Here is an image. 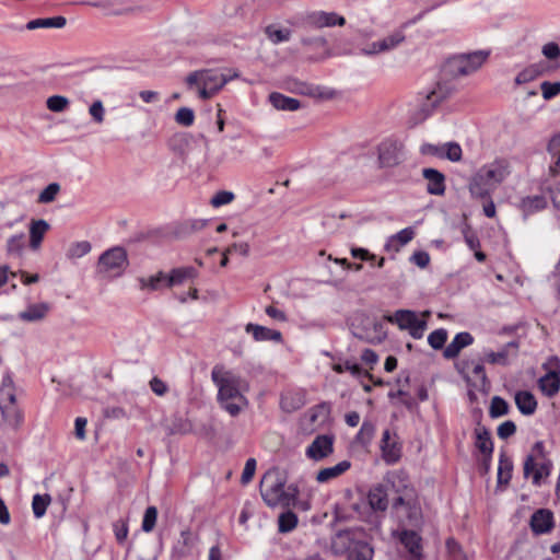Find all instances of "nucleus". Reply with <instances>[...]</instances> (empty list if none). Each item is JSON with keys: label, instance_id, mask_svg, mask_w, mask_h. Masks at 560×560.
I'll return each mask as SVG.
<instances>
[{"label": "nucleus", "instance_id": "1", "mask_svg": "<svg viewBox=\"0 0 560 560\" xmlns=\"http://www.w3.org/2000/svg\"><path fill=\"white\" fill-rule=\"evenodd\" d=\"M238 77L233 69H202L190 72L185 83L188 90L197 91L198 96L206 101L213 97L228 82Z\"/></svg>", "mask_w": 560, "mask_h": 560}, {"label": "nucleus", "instance_id": "2", "mask_svg": "<svg viewBox=\"0 0 560 560\" xmlns=\"http://www.w3.org/2000/svg\"><path fill=\"white\" fill-rule=\"evenodd\" d=\"M213 383L218 386V401L232 417H236L247 406L246 397L241 393L240 378L230 372L214 368L211 373Z\"/></svg>", "mask_w": 560, "mask_h": 560}, {"label": "nucleus", "instance_id": "3", "mask_svg": "<svg viewBox=\"0 0 560 560\" xmlns=\"http://www.w3.org/2000/svg\"><path fill=\"white\" fill-rule=\"evenodd\" d=\"M331 548L337 555H347V560H372L374 550L365 540L361 528H349L338 532L331 541Z\"/></svg>", "mask_w": 560, "mask_h": 560}, {"label": "nucleus", "instance_id": "4", "mask_svg": "<svg viewBox=\"0 0 560 560\" xmlns=\"http://www.w3.org/2000/svg\"><path fill=\"white\" fill-rule=\"evenodd\" d=\"M392 512L395 517L407 526H419L422 523V509L413 488L405 486L392 499Z\"/></svg>", "mask_w": 560, "mask_h": 560}, {"label": "nucleus", "instance_id": "5", "mask_svg": "<svg viewBox=\"0 0 560 560\" xmlns=\"http://www.w3.org/2000/svg\"><path fill=\"white\" fill-rule=\"evenodd\" d=\"M506 175V167L501 163L486 165L470 179L469 191L476 198H486L504 180Z\"/></svg>", "mask_w": 560, "mask_h": 560}, {"label": "nucleus", "instance_id": "6", "mask_svg": "<svg viewBox=\"0 0 560 560\" xmlns=\"http://www.w3.org/2000/svg\"><path fill=\"white\" fill-rule=\"evenodd\" d=\"M488 57L489 51L487 50L454 55L444 62L441 73L447 79L469 75L477 71L486 62Z\"/></svg>", "mask_w": 560, "mask_h": 560}, {"label": "nucleus", "instance_id": "7", "mask_svg": "<svg viewBox=\"0 0 560 560\" xmlns=\"http://www.w3.org/2000/svg\"><path fill=\"white\" fill-rule=\"evenodd\" d=\"M285 478L278 468L269 469L260 480V494L269 506L289 504L290 498L284 491Z\"/></svg>", "mask_w": 560, "mask_h": 560}, {"label": "nucleus", "instance_id": "8", "mask_svg": "<svg viewBox=\"0 0 560 560\" xmlns=\"http://www.w3.org/2000/svg\"><path fill=\"white\" fill-rule=\"evenodd\" d=\"M387 323L397 325L400 330H408L413 339H421L427 329V320L419 319L417 313L410 310H397L383 316Z\"/></svg>", "mask_w": 560, "mask_h": 560}, {"label": "nucleus", "instance_id": "9", "mask_svg": "<svg viewBox=\"0 0 560 560\" xmlns=\"http://www.w3.org/2000/svg\"><path fill=\"white\" fill-rule=\"evenodd\" d=\"M128 266L127 252L119 246L104 252L97 261V271L100 273L120 275Z\"/></svg>", "mask_w": 560, "mask_h": 560}, {"label": "nucleus", "instance_id": "10", "mask_svg": "<svg viewBox=\"0 0 560 560\" xmlns=\"http://www.w3.org/2000/svg\"><path fill=\"white\" fill-rule=\"evenodd\" d=\"M451 80L442 75V80L438 82L435 89L427 95L425 102L421 106L424 117L429 116L438 104L454 94L456 85Z\"/></svg>", "mask_w": 560, "mask_h": 560}, {"label": "nucleus", "instance_id": "11", "mask_svg": "<svg viewBox=\"0 0 560 560\" xmlns=\"http://www.w3.org/2000/svg\"><path fill=\"white\" fill-rule=\"evenodd\" d=\"M334 452V436L328 434L317 435L306 448V456L319 462Z\"/></svg>", "mask_w": 560, "mask_h": 560}, {"label": "nucleus", "instance_id": "12", "mask_svg": "<svg viewBox=\"0 0 560 560\" xmlns=\"http://www.w3.org/2000/svg\"><path fill=\"white\" fill-rule=\"evenodd\" d=\"M402 145L395 140H385L378 145V160L383 167L400 163Z\"/></svg>", "mask_w": 560, "mask_h": 560}, {"label": "nucleus", "instance_id": "13", "mask_svg": "<svg viewBox=\"0 0 560 560\" xmlns=\"http://www.w3.org/2000/svg\"><path fill=\"white\" fill-rule=\"evenodd\" d=\"M305 23L313 27L323 28L335 25L342 26L345 25L346 20L343 16L334 12L328 13L324 11H316L305 16Z\"/></svg>", "mask_w": 560, "mask_h": 560}, {"label": "nucleus", "instance_id": "14", "mask_svg": "<svg viewBox=\"0 0 560 560\" xmlns=\"http://www.w3.org/2000/svg\"><path fill=\"white\" fill-rule=\"evenodd\" d=\"M555 526L553 514L550 510L539 509L530 517V528L534 534L550 533Z\"/></svg>", "mask_w": 560, "mask_h": 560}, {"label": "nucleus", "instance_id": "15", "mask_svg": "<svg viewBox=\"0 0 560 560\" xmlns=\"http://www.w3.org/2000/svg\"><path fill=\"white\" fill-rule=\"evenodd\" d=\"M550 362H555L557 370L549 371L538 381L539 388L547 397L556 396L560 389L559 360L557 358H552Z\"/></svg>", "mask_w": 560, "mask_h": 560}, {"label": "nucleus", "instance_id": "16", "mask_svg": "<svg viewBox=\"0 0 560 560\" xmlns=\"http://www.w3.org/2000/svg\"><path fill=\"white\" fill-rule=\"evenodd\" d=\"M368 501L372 510L385 512L389 504L387 486L378 483L372 487L368 494Z\"/></svg>", "mask_w": 560, "mask_h": 560}, {"label": "nucleus", "instance_id": "17", "mask_svg": "<svg viewBox=\"0 0 560 560\" xmlns=\"http://www.w3.org/2000/svg\"><path fill=\"white\" fill-rule=\"evenodd\" d=\"M24 419L23 410L19 406L2 407V430L18 431Z\"/></svg>", "mask_w": 560, "mask_h": 560}, {"label": "nucleus", "instance_id": "18", "mask_svg": "<svg viewBox=\"0 0 560 560\" xmlns=\"http://www.w3.org/2000/svg\"><path fill=\"white\" fill-rule=\"evenodd\" d=\"M422 176L428 182L427 190L431 195L442 196L445 192V176L435 168H423Z\"/></svg>", "mask_w": 560, "mask_h": 560}, {"label": "nucleus", "instance_id": "19", "mask_svg": "<svg viewBox=\"0 0 560 560\" xmlns=\"http://www.w3.org/2000/svg\"><path fill=\"white\" fill-rule=\"evenodd\" d=\"M475 445L485 456V462L488 465L493 452V442L491 439L490 431L486 427L478 424V427L475 429Z\"/></svg>", "mask_w": 560, "mask_h": 560}, {"label": "nucleus", "instance_id": "20", "mask_svg": "<svg viewBox=\"0 0 560 560\" xmlns=\"http://www.w3.org/2000/svg\"><path fill=\"white\" fill-rule=\"evenodd\" d=\"M474 342V337L467 332L463 331L457 334L453 340L444 348L443 357L445 359H455L458 357L462 349L470 346Z\"/></svg>", "mask_w": 560, "mask_h": 560}, {"label": "nucleus", "instance_id": "21", "mask_svg": "<svg viewBox=\"0 0 560 560\" xmlns=\"http://www.w3.org/2000/svg\"><path fill=\"white\" fill-rule=\"evenodd\" d=\"M50 225L44 219H33L30 223V247L36 252L40 248L45 234L49 231Z\"/></svg>", "mask_w": 560, "mask_h": 560}, {"label": "nucleus", "instance_id": "22", "mask_svg": "<svg viewBox=\"0 0 560 560\" xmlns=\"http://www.w3.org/2000/svg\"><path fill=\"white\" fill-rule=\"evenodd\" d=\"M245 331L247 334H252L253 338L256 341H275V342H281L282 341V334L279 330L270 329L268 327L248 323L245 326Z\"/></svg>", "mask_w": 560, "mask_h": 560}, {"label": "nucleus", "instance_id": "23", "mask_svg": "<svg viewBox=\"0 0 560 560\" xmlns=\"http://www.w3.org/2000/svg\"><path fill=\"white\" fill-rule=\"evenodd\" d=\"M518 343L515 341L508 342L501 350L494 352L489 351L486 353L487 362L491 364L506 365L509 363L510 355H516Z\"/></svg>", "mask_w": 560, "mask_h": 560}, {"label": "nucleus", "instance_id": "24", "mask_svg": "<svg viewBox=\"0 0 560 560\" xmlns=\"http://www.w3.org/2000/svg\"><path fill=\"white\" fill-rule=\"evenodd\" d=\"M400 541L413 558L417 560L421 559V537L416 532L404 530L400 535Z\"/></svg>", "mask_w": 560, "mask_h": 560}, {"label": "nucleus", "instance_id": "25", "mask_svg": "<svg viewBox=\"0 0 560 560\" xmlns=\"http://www.w3.org/2000/svg\"><path fill=\"white\" fill-rule=\"evenodd\" d=\"M515 405L520 412L524 416L533 415L537 409V400L528 390H520L514 397Z\"/></svg>", "mask_w": 560, "mask_h": 560}, {"label": "nucleus", "instance_id": "26", "mask_svg": "<svg viewBox=\"0 0 560 560\" xmlns=\"http://www.w3.org/2000/svg\"><path fill=\"white\" fill-rule=\"evenodd\" d=\"M545 459L546 454L544 443L541 441H538L533 445L530 453L526 456V459L524 462V477L528 478L530 476L533 470L536 468V462Z\"/></svg>", "mask_w": 560, "mask_h": 560}, {"label": "nucleus", "instance_id": "27", "mask_svg": "<svg viewBox=\"0 0 560 560\" xmlns=\"http://www.w3.org/2000/svg\"><path fill=\"white\" fill-rule=\"evenodd\" d=\"M49 311L50 305L46 302L31 304L19 314V317L24 322H39L47 316Z\"/></svg>", "mask_w": 560, "mask_h": 560}, {"label": "nucleus", "instance_id": "28", "mask_svg": "<svg viewBox=\"0 0 560 560\" xmlns=\"http://www.w3.org/2000/svg\"><path fill=\"white\" fill-rule=\"evenodd\" d=\"M350 467L351 463L349 460H342L335 466L323 468L317 472L316 481L319 483L328 482L346 472Z\"/></svg>", "mask_w": 560, "mask_h": 560}, {"label": "nucleus", "instance_id": "29", "mask_svg": "<svg viewBox=\"0 0 560 560\" xmlns=\"http://www.w3.org/2000/svg\"><path fill=\"white\" fill-rule=\"evenodd\" d=\"M269 101L271 105L279 110L294 112L301 107V103L299 100L285 96L278 92H272L269 95Z\"/></svg>", "mask_w": 560, "mask_h": 560}, {"label": "nucleus", "instance_id": "30", "mask_svg": "<svg viewBox=\"0 0 560 560\" xmlns=\"http://www.w3.org/2000/svg\"><path fill=\"white\" fill-rule=\"evenodd\" d=\"M381 448L383 452V457L387 463H395L400 457V451L397 447L396 443L390 440V434L388 430L383 432Z\"/></svg>", "mask_w": 560, "mask_h": 560}, {"label": "nucleus", "instance_id": "31", "mask_svg": "<svg viewBox=\"0 0 560 560\" xmlns=\"http://www.w3.org/2000/svg\"><path fill=\"white\" fill-rule=\"evenodd\" d=\"M197 277V270L194 267L175 268L167 276V287L182 284L187 279Z\"/></svg>", "mask_w": 560, "mask_h": 560}, {"label": "nucleus", "instance_id": "32", "mask_svg": "<svg viewBox=\"0 0 560 560\" xmlns=\"http://www.w3.org/2000/svg\"><path fill=\"white\" fill-rule=\"evenodd\" d=\"M463 369L468 370L475 377L474 386L481 389L488 385V378L485 372L483 364L480 362L465 361Z\"/></svg>", "mask_w": 560, "mask_h": 560}, {"label": "nucleus", "instance_id": "33", "mask_svg": "<svg viewBox=\"0 0 560 560\" xmlns=\"http://www.w3.org/2000/svg\"><path fill=\"white\" fill-rule=\"evenodd\" d=\"M67 20L63 16H54V18H45V19H35L26 24V28L30 31L37 28H61L66 25Z\"/></svg>", "mask_w": 560, "mask_h": 560}, {"label": "nucleus", "instance_id": "34", "mask_svg": "<svg viewBox=\"0 0 560 560\" xmlns=\"http://www.w3.org/2000/svg\"><path fill=\"white\" fill-rule=\"evenodd\" d=\"M513 463L512 460L502 453L499 460L498 467V486H508L512 478Z\"/></svg>", "mask_w": 560, "mask_h": 560}, {"label": "nucleus", "instance_id": "35", "mask_svg": "<svg viewBox=\"0 0 560 560\" xmlns=\"http://www.w3.org/2000/svg\"><path fill=\"white\" fill-rule=\"evenodd\" d=\"M265 34L272 44H280L288 42L291 37V31L288 28L278 27L275 24L268 25L265 28Z\"/></svg>", "mask_w": 560, "mask_h": 560}, {"label": "nucleus", "instance_id": "36", "mask_svg": "<svg viewBox=\"0 0 560 560\" xmlns=\"http://www.w3.org/2000/svg\"><path fill=\"white\" fill-rule=\"evenodd\" d=\"M547 206V200L541 195H536L532 197H526L522 200V209L526 214L534 213L535 211H539L545 209Z\"/></svg>", "mask_w": 560, "mask_h": 560}, {"label": "nucleus", "instance_id": "37", "mask_svg": "<svg viewBox=\"0 0 560 560\" xmlns=\"http://www.w3.org/2000/svg\"><path fill=\"white\" fill-rule=\"evenodd\" d=\"M25 248V234L23 232L11 236L7 241V253L9 256L20 257Z\"/></svg>", "mask_w": 560, "mask_h": 560}, {"label": "nucleus", "instance_id": "38", "mask_svg": "<svg viewBox=\"0 0 560 560\" xmlns=\"http://www.w3.org/2000/svg\"><path fill=\"white\" fill-rule=\"evenodd\" d=\"M51 502L49 494H35L32 500V509L36 518H40L45 515L48 505Z\"/></svg>", "mask_w": 560, "mask_h": 560}, {"label": "nucleus", "instance_id": "39", "mask_svg": "<svg viewBox=\"0 0 560 560\" xmlns=\"http://www.w3.org/2000/svg\"><path fill=\"white\" fill-rule=\"evenodd\" d=\"M405 40V35L402 32H395L382 39L378 40V49L381 52L389 51L396 48L399 44Z\"/></svg>", "mask_w": 560, "mask_h": 560}, {"label": "nucleus", "instance_id": "40", "mask_svg": "<svg viewBox=\"0 0 560 560\" xmlns=\"http://www.w3.org/2000/svg\"><path fill=\"white\" fill-rule=\"evenodd\" d=\"M509 410H510V406L506 402V400H504L500 396L492 397L490 407H489V416L492 419L508 415Z\"/></svg>", "mask_w": 560, "mask_h": 560}, {"label": "nucleus", "instance_id": "41", "mask_svg": "<svg viewBox=\"0 0 560 560\" xmlns=\"http://www.w3.org/2000/svg\"><path fill=\"white\" fill-rule=\"evenodd\" d=\"M141 289H150V290H159L162 284L167 287V275L160 271L154 276H150L149 278L140 279Z\"/></svg>", "mask_w": 560, "mask_h": 560}, {"label": "nucleus", "instance_id": "42", "mask_svg": "<svg viewBox=\"0 0 560 560\" xmlns=\"http://www.w3.org/2000/svg\"><path fill=\"white\" fill-rule=\"evenodd\" d=\"M279 532L289 533L293 530L298 525V516L291 511H287L279 515L278 520Z\"/></svg>", "mask_w": 560, "mask_h": 560}, {"label": "nucleus", "instance_id": "43", "mask_svg": "<svg viewBox=\"0 0 560 560\" xmlns=\"http://www.w3.org/2000/svg\"><path fill=\"white\" fill-rule=\"evenodd\" d=\"M548 150L555 159V163L550 166V172L553 175L560 174V135L549 142Z\"/></svg>", "mask_w": 560, "mask_h": 560}, {"label": "nucleus", "instance_id": "44", "mask_svg": "<svg viewBox=\"0 0 560 560\" xmlns=\"http://www.w3.org/2000/svg\"><path fill=\"white\" fill-rule=\"evenodd\" d=\"M550 469H551V462L549 459L536 462V468L530 474V475H533V483L535 486H539L540 480L544 477H548L550 475Z\"/></svg>", "mask_w": 560, "mask_h": 560}, {"label": "nucleus", "instance_id": "45", "mask_svg": "<svg viewBox=\"0 0 560 560\" xmlns=\"http://www.w3.org/2000/svg\"><path fill=\"white\" fill-rule=\"evenodd\" d=\"M69 100L62 95H52L47 98L46 106L50 112L61 113L69 106Z\"/></svg>", "mask_w": 560, "mask_h": 560}, {"label": "nucleus", "instance_id": "46", "mask_svg": "<svg viewBox=\"0 0 560 560\" xmlns=\"http://www.w3.org/2000/svg\"><path fill=\"white\" fill-rule=\"evenodd\" d=\"M59 191L60 185L58 183H51L39 192L37 202L50 203L56 199Z\"/></svg>", "mask_w": 560, "mask_h": 560}, {"label": "nucleus", "instance_id": "47", "mask_svg": "<svg viewBox=\"0 0 560 560\" xmlns=\"http://www.w3.org/2000/svg\"><path fill=\"white\" fill-rule=\"evenodd\" d=\"M447 340V331L444 328L436 329L428 336V342L434 350L443 349Z\"/></svg>", "mask_w": 560, "mask_h": 560}, {"label": "nucleus", "instance_id": "48", "mask_svg": "<svg viewBox=\"0 0 560 560\" xmlns=\"http://www.w3.org/2000/svg\"><path fill=\"white\" fill-rule=\"evenodd\" d=\"M158 520V509L155 506H148L142 521V530L150 533L154 529Z\"/></svg>", "mask_w": 560, "mask_h": 560}, {"label": "nucleus", "instance_id": "49", "mask_svg": "<svg viewBox=\"0 0 560 560\" xmlns=\"http://www.w3.org/2000/svg\"><path fill=\"white\" fill-rule=\"evenodd\" d=\"M91 244L88 241L77 242L72 244L67 253L69 258H80L91 252Z\"/></svg>", "mask_w": 560, "mask_h": 560}, {"label": "nucleus", "instance_id": "50", "mask_svg": "<svg viewBox=\"0 0 560 560\" xmlns=\"http://www.w3.org/2000/svg\"><path fill=\"white\" fill-rule=\"evenodd\" d=\"M195 114L189 107H180L175 114V121L178 125L189 127L194 124Z\"/></svg>", "mask_w": 560, "mask_h": 560}, {"label": "nucleus", "instance_id": "51", "mask_svg": "<svg viewBox=\"0 0 560 560\" xmlns=\"http://www.w3.org/2000/svg\"><path fill=\"white\" fill-rule=\"evenodd\" d=\"M446 549L452 560H468L462 546L453 538L446 540Z\"/></svg>", "mask_w": 560, "mask_h": 560}, {"label": "nucleus", "instance_id": "52", "mask_svg": "<svg viewBox=\"0 0 560 560\" xmlns=\"http://www.w3.org/2000/svg\"><path fill=\"white\" fill-rule=\"evenodd\" d=\"M88 4L103 10L105 13L113 15H119L127 12L126 9L117 8V5L112 1L88 2Z\"/></svg>", "mask_w": 560, "mask_h": 560}, {"label": "nucleus", "instance_id": "53", "mask_svg": "<svg viewBox=\"0 0 560 560\" xmlns=\"http://www.w3.org/2000/svg\"><path fill=\"white\" fill-rule=\"evenodd\" d=\"M2 394L7 395L9 401L7 406H18L14 384L10 376L2 378Z\"/></svg>", "mask_w": 560, "mask_h": 560}, {"label": "nucleus", "instance_id": "54", "mask_svg": "<svg viewBox=\"0 0 560 560\" xmlns=\"http://www.w3.org/2000/svg\"><path fill=\"white\" fill-rule=\"evenodd\" d=\"M540 90L545 100H551L560 94V82L544 81L540 84Z\"/></svg>", "mask_w": 560, "mask_h": 560}, {"label": "nucleus", "instance_id": "55", "mask_svg": "<svg viewBox=\"0 0 560 560\" xmlns=\"http://www.w3.org/2000/svg\"><path fill=\"white\" fill-rule=\"evenodd\" d=\"M444 158L452 162H458L462 159V148L456 142L444 144Z\"/></svg>", "mask_w": 560, "mask_h": 560}, {"label": "nucleus", "instance_id": "56", "mask_svg": "<svg viewBox=\"0 0 560 560\" xmlns=\"http://www.w3.org/2000/svg\"><path fill=\"white\" fill-rule=\"evenodd\" d=\"M89 114L96 124H102L105 119V108L102 101H94L89 108Z\"/></svg>", "mask_w": 560, "mask_h": 560}, {"label": "nucleus", "instance_id": "57", "mask_svg": "<svg viewBox=\"0 0 560 560\" xmlns=\"http://www.w3.org/2000/svg\"><path fill=\"white\" fill-rule=\"evenodd\" d=\"M115 537L119 544H122L128 536V523L125 520H118L113 524Z\"/></svg>", "mask_w": 560, "mask_h": 560}, {"label": "nucleus", "instance_id": "58", "mask_svg": "<svg viewBox=\"0 0 560 560\" xmlns=\"http://www.w3.org/2000/svg\"><path fill=\"white\" fill-rule=\"evenodd\" d=\"M234 199V194L228 190L217 192L212 199L211 205L215 208L230 203Z\"/></svg>", "mask_w": 560, "mask_h": 560}, {"label": "nucleus", "instance_id": "59", "mask_svg": "<svg viewBox=\"0 0 560 560\" xmlns=\"http://www.w3.org/2000/svg\"><path fill=\"white\" fill-rule=\"evenodd\" d=\"M516 432V425L512 420L504 421L498 427V436L502 440H506L514 435Z\"/></svg>", "mask_w": 560, "mask_h": 560}, {"label": "nucleus", "instance_id": "60", "mask_svg": "<svg viewBox=\"0 0 560 560\" xmlns=\"http://www.w3.org/2000/svg\"><path fill=\"white\" fill-rule=\"evenodd\" d=\"M255 470H256L255 458H248L245 463V467L243 469L242 477H241V481L243 485L248 483L253 479V477L255 475Z\"/></svg>", "mask_w": 560, "mask_h": 560}, {"label": "nucleus", "instance_id": "61", "mask_svg": "<svg viewBox=\"0 0 560 560\" xmlns=\"http://www.w3.org/2000/svg\"><path fill=\"white\" fill-rule=\"evenodd\" d=\"M537 78V72L535 69L532 68V66H528L524 70H522L515 78L516 84H524L528 83Z\"/></svg>", "mask_w": 560, "mask_h": 560}, {"label": "nucleus", "instance_id": "62", "mask_svg": "<svg viewBox=\"0 0 560 560\" xmlns=\"http://www.w3.org/2000/svg\"><path fill=\"white\" fill-rule=\"evenodd\" d=\"M291 90L295 93L302 94V95H310V96H316V88L304 83V82H293V86Z\"/></svg>", "mask_w": 560, "mask_h": 560}, {"label": "nucleus", "instance_id": "63", "mask_svg": "<svg viewBox=\"0 0 560 560\" xmlns=\"http://www.w3.org/2000/svg\"><path fill=\"white\" fill-rule=\"evenodd\" d=\"M150 388L158 396H164L168 390L166 383L158 376L150 381Z\"/></svg>", "mask_w": 560, "mask_h": 560}, {"label": "nucleus", "instance_id": "64", "mask_svg": "<svg viewBox=\"0 0 560 560\" xmlns=\"http://www.w3.org/2000/svg\"><path fill=\"white\" fill-rule=\"evenodd\" d=\"M541 51L542 55L549 60L557 59L560 56V47L553 42L544 45Z\"/></svg>", "mask_w": 560, "mask_h": 560}]
</instances>
